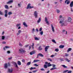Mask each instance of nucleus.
Here are the masks:
<instances>
[{
    "mask_svg": "<svg viewBox=\"0 0 73 73\" xmlns=\"http://www.w3.org/2000/svg\"><path fill=\"white\" fill-rule=\"evenodd\" d=\"M68 71H69V70H66L63 71V73H66V72H68Z\"/></svg>",
    "mask_w": 73,
    "mask_h": 73,
    "instance_id": "35",
    "label": "nucleus"
},
{
    "mask_svg": "<svg viewBox=\"0 0 73 73\" xmlns=\"http://www.w3.org/2000/svg\"><path fill=\"white\" fill-rule=\"evenodd\" d=\"M19 53H20L23 54V53H26V51L24 49V48H21L19 50Z\"/></svg>",
    "mask_w": 73,
    "mask_h": 73,
    "instance_id": "1",
    "label": "nucleus"
},
{
    "mask_svg": "<svg viewBox=\"0 0 73 73\" xmlns=\"http://www.w3.org/2000/svg\"><path fill=\"white\" fill-rule=\"evenodd\" d=\"M52 67L53 68H54L56 66V65L55 64H52Z\"/></svg>",
    "mask_w": 73,
    "mask_h": 73,
    "instance_id": "53",
    "label": "nucleus"
},
{
    "mask_svg": "<svg viewBox=\"0 0 73 73\" xmlns=\"http://www.w3.org/2000/svg\"><path fill=\"white\" fill-rule=\"evenodd\" d=\"M72 71L71 70L70 71H68L67 73H72Z\"/></svg>",
    "mask_w": 73,
    "mask_h": 73,
    "instance_id": "56",
    "label": "nucleus"
},
{
    "mask_svg": "<svg viewBox=\"0 0 73 73\" xmlns=\"http://www.w3.org/2000/svg\"><path fill=\"white\" fill-rule=\"evenodd\" d=\"M34 38L35 39V40H39V39L38 38L36 37H35Z\"/></svg>",
    "mask_w": 73,
    "mask_h": 73,
    "instance_id": "24",
    "label": "nucleus"
},
{
    "mask_svg": "<svg viewBox=\"0 0 73 73\" xmlns=\"http://www.w3.org/2000/svg\"><path fill=\"white\" fill-rule=\"evenodd\" d=\"M12 57H10V58H8V59L9 60H11V59H12Z\"/></svg>",
    "mask_w": 73,
    "mask_h": 73,
    "instance_id": "60",
    "label": "nucleus"
},
{
    "mask_svg": "<svg viewBox=\"0 0 73 73\" xmlns=\"http://www.w3.org/2000/svg\"><path fill=\"white\" fill-rule=\"evenodd\" d=\"M8 15H12V13L11 12H9L8 13Z\"/></svg>",
    "mask_w": 73,
    "mask_h": 73,
    "instance_id": "28",
    "label": "nucleus"
},
{
    "mask_svg": "<svg viewBox=\"0 0 73 73\" xmlns=\"http://www.w3.org/2000/svg\"><path fill=\"white\" fill-rule=\"evenodd\" d=\"M23 25L25 26V27H28V25L25 22L23 23Z\"/></svg>",
    "mask_w": 73,
    "mask_h": 73,
    "instance_id": "19",
    "label": "nucleus"
},
{
    "mask_svg": "<svg viewBox=\"0 0 73 73\" xmlns=\"http://www.w3.org/2000/svg\"><path fill=\"white\" fill-rule=\"evenodd\" d=\"M2 43L3 44H6V42H5L3 41V42H2Z\"/></svg>",
    "mask_w": 73,
    "mask_h": 73,
    "instance_id": "59",
    "label": "nucleus"
},
{
    "mask_svg": "<svg viewBox=\"0 0 73 73\" xmlns=\"http://www.w3.org/2000/svg\"><path fill=\"white\" fill-rule=\"evenodd\" d=\"M38 13L37 12V11H35L34 15V16H35V18H37V16L38 15Z\"/></svg>",
    "mask_w": 73,
    "mask_h": 73,
    "instance_id": "6",
    "label": "nucleus"
},
{
    "mask_svg": "<svg viewBox=\"0 0 73 73\" xmlns=\"http://www.w3.org/2000/svg\"><path fill=\"white\" fill-rule=\"evenodd\" d=\"M8 72L9 73H12L13 72V69H9L8 70Z\"/></svg>",
    "mask_w": 73,
    "mask_h": 73,
    "instance_id": "8",
    "label": "nucleus"
},
{
    "mask_svg": "<svg viewBox=\"0 0 73 73\" xmlns=\"http://www.w3.org/2000/svg\"><path fill=\"white\" fill-rule=\"evenodd\" d=\"M14 65L15 67H16V68H18V66L17 65V63L16 62H14Z\"/></svg>",
    "mask_w": 73,
    "mask_h": 73,
    "instance_id": "11",
    "label": "nucleus"
},
{
    "mask_svg": "<svg viewBox=\"0 0 73 73\" xmlns=\"http://www.w3.org/2000/svg\"><path fill=\"white\" fill-rule=\"evenodd\" d=\"M64 47V45H60L59 46L60 48H61V49H62Z\"/></svg>",
    "mask_w": 73,
    "mask_h": 73,
    "instance_id": "18",
    "label": "nucleus"
},
{
    "mask_svg": "<svg viewBox=\"0 0 73 73\" xmlns=\"http://www.w3.org/2000/svg\"><path fill=\"white\" fill-rule=\"evenodd\" d=\"M64 19H61L59 22L60 24H61V26H66L67 25L65 24V23H64Z\"/></svg>",
    "mask_w": 73,
    "mask_h": 73,
    "instance_id": "2",
    "label": "nucleus"
},
{
    "mask_svg": "<svg viewBox=\"0 0 73 73\" xmlns=\"http://www.w3.org/2000/svg\"><path fill=\"white\" fill-rule=\"evenodd\" d=\"M21 25V24H17L16 25L17 27H19V26H20Z\"/></svg>",
    "mask_w": 73,
    "mask_h": 73,
    "instance_id": "36",
    "label": "nucleus"
},
{
    "mask_svg": "<svg viewBox=\"0 0 73 73\" xmlns=\"http://www.w3.org/2000/svg\"><path fill=\"white\" fill-rule=\"evenodd\" d=\"M60 60L61 61H64V59L63 58H60Z\"/></svg>",
    "mask_w": 73,
    "mask_h": 73,
    "instance_id": "44",
    "label": "nucleus"
},
{
    "mask_svg": "<svg viewBox=\"0 0 73 73\" xmlns=\"http://www.w3.org/2000/svg\"><path fill=\"white\" fill-rule=\"evenodd\" d=\"M49 46H48L45 47V51L47 52L48 51V49L49 48Z\"/></svg>",
    "mask_w": 73,
    "mask_h": 73,
    "instance_id": "9",
    "label": "nucleus"
},
{
    "mask_svg": "<svg viewBox=\"0 0 73 73\" xmlns=\"http://www.w3.org/2000/svg\"><path fill=\"white\" fill-rule=\"evenodd\" d=\"M34 8V7L33 6H31L30 3H29L27 5V9H31L32 8Z\"/></svg>",
    "mask_w": 73,
    "mask_h": 73,
    "instance_id": "3",
    "label": "nucleus"
},
{
    "mask_svg": "<svg viewBox=\"0 0 73 73\" xmlns=\"http://www.w3.org/2000/svg\"><path fill=\"white\" fill-rule=\"evenodd\" d=\"M71 50H72V48H69L67 50V52H70V51H71Z\"/></svg>",
    "mask_w": 73,
    "mask_h": 73,
    "instance_id": "26",
    "label": "nucleus"
},
{
    "mask_svg": "<svg viewBox=\"0 0 73 73\" xmlns=\"http://www.w3.org/2000/svg\"><path fill=\"white\" fill-rule=\"evenodd\" d=\"M7 53L9 54L10 53H11V52H10V51H9V50L7 51Z\"/></svg>",
    "mask_w": 73,
    "mask_h": 73,
    "instance_id": "54",
    "label": "nucleus"
},
{
    "mask_svg": "<svg viewBox=\"0 0 73 73\" xmlns=\"http://www.w3.org/2000/svg\"><path fill=\"white\" fill-rule=\"evenodd\" d=\"M54 56H55V55H52L51 56V57H53Z\"/></svg>",
    "mask_w": 73,
    "mask_h": 73,
    "instance_id": "62",
    "label": "nucleus"
},
{
    "mask_svg": "<svg viewBox=\"0 0 73 73\" xmlns=\"http://www.w3.org/2000/svg\"><path fill=\"white\" fill-rule=\"evenodd\" d=\"M5 68H8V65H7V63H5Z\"/></svg>",
    "mask_w": 73,
    "mask_h": 73,
    "instance_id": "20",
    "label": "nucleus"
},
{
    "mask_svg": "<svg viewBox=\"0 0 73 73\" xmlns=\"http://www.w3.org/2000/svg\"><path fill=\"white\" fill-rule=\"evenodd\" d=\"M22 61L23 62H25V60L24 59H23L22 60Z\"/></svg>",
    "mask_w": 73,
    "mask_h": 73,
    "instance_id": "58",
    "label": "nucleus"
},
{
    "mask_svg": "<svg viewBox=\"0 0 73 73\" xmlns=\"http://www.w3.org/2000/svg\"><path fill=\"white\" fill-rule=\"evenodd\" d=\"M3 13L1 11H0V15H3Z\"/></svg>",
    "mask_w": 73,
    "mask_h": 73,
    "instance_id": "33",
    "label": "nucleus"
},
{
    "mask_svg": "<svg viewBox=\"0 0 73 73\" xmlns=\"http://www.w3.org/2000/svg\"><path fill=\"white\" fill-rule=\"evenodd\" d=\"M40 70H41V71H45V70L44 69L42 68L40 69Z\"/></svg>",
    "mask_w": 73,
    "mask_h": 73,
    "instance_id": "42",
    "label": "nucleus"
},
{
    "mask_svg": "<svg viewBox=\"0 0 73 73\" xmlns=\"http://www.w3.org/2000/svg\"><path fill=\"white\" fill-rule=\"evenodd\" d=\"M31 64V62H28L27 64V65H29Z\"/></svg>",
    "mask_w": 73,
    "mask_h": 73,
    "instance_id": "34",
    "label": "nucleus"
},
{
    "mask_svg": "<svg viewBox=\"0 0 73 73\" xmlns=\"http://www.w3.org/2000/svg\"><path fill=\"white\" fill-rule=\"evenodd\" d=\"M42 31V28H40V29L39 30V32H41Z\"/></svg>",
    "mask_w": 73,
    "mask_h": 73,
    "instance_id": "57",
    "label": "nucleus"
},
{
    "mask_svg": "<svg viewBox=\"0 0 73 73\" xmlns=\"http://www.w3.org/2000/svg\"><path fill=\"white\" fill-rule=\"evenodd\" d=\"M66 31V30H63L62 31V32H65Z\"/></svg>",
    "mask_w": 73,
    "mask_h": 73,
    "instance_id": "64",
    "label": "nucleus"
},
{
    "mask_svg": "<svg viewBox=\"0 0 73 73\" xmlns=\"http://www.w3.org/2000/svg\"><path fill=\"white\" fill-rule=\"evenodd\" d=\"M5 8L6 9H8V6L7 5H6L5 6Z\"/></svg>",
    "mask_w": 73,
    "mask_h": 73,
    "instance_id": "27",
    "label": "nucleus"
},
{
    "mask_svg": "<svg viewBox=\"0 0 73 73\" xmlns=\"http://www.w3.org/2000/svg\"><path fill=\"white\" fill-rule=\"evenodd\" d=\"M59 50L58 48H56L55 49V51L56 52H58Z\"/></svg>",
    "mask_w": 73,
    "mask_h": 73,
    "instance_id": "39",
    "label": "nucleus"
},
{
    "mask_svg": "<svg viewBox=\"0 0 73 73\" xmlns=\"http://www.w3.org/2000/svg\"><path fill=\"white\" fill-rule=\"evenodd\" d=\"M48 60L49 61H51V62H52V59H50V58L48 59Z\"/></svg>",
    "mask_w": 73,
    "mask_h": 73,
    "instance_id": "48",
    "label": "nucleus"
},
{
    "mask_svg": "<svg viewBox=\"0 0 73 73\" xmlns=\"http://www.w3.org/2000/svg\"><path fill=\"white\" fill-rule=\"evenodd\" d=\"M35 29L33 28V30H32V32L33 33H34V32H35Z\"/></svg>",
    "mask_w": 73,
    "mask_h": 73,
    "instance_id": "37",
    "label": "nucleus"
},
{
    "mask_svg": "<svg viewBox=\"0 0 73 73\" xmlns=\"http://www.w3.org/2000/svg\"><path fill=\"white\" fill-rule=\"evenodd\" d=\"M17 63L18 65L20 66L21 65V62L20 61H18L17 62Z\"/></svg>",
    "mask_w": 73,
    "mask_h": 73,
    "instance_id": "16",
    "label": "nucleus"
},
{
    "mask_svg": "<svg viewBox=\"0 0 73 73\" xmlns=\"http://www.w3.org/2000/svg\"><path fill=\"white\" fill-rule=\"evenodd\" d=\"M48 64V62H45V64H46V65H47V64Z\"/></svg>",
    "mask_w": 73,
    "mask_h": 73,
    "instance_id": "61",
    "label": "nucleus"
},
{
    "mask_svg": "<svg viewBox=\"0 0 73 73\" xmlns=\"http://www.w3.org/2000/svg\"><path fill=\"white\" fill-rule=\"evenodd\" d=\"M21 31L20 30H19L18 31V33H17V36H18V35H19L20 34V33H21Z\"/></svg>",
    "mask_w": 73,
    "mask_h": 73,
    "instance_id": "13",
    "label": "nucleus"
},
{
    "mask_svg": "<svg viewBox=\"0 0 73 73\" xmlns=\"http://www.w3.org/2000/svg\"><path fill=\"white\" fill-rule=\"evenodd\" d=\"M35 53V51H33L30 53V55H32V54H33Z\"/></svg>",
    "mask_w": 73,
    "mask_h": 73,
    "instance_id": "12",
    "label": "nucleus"
},
{
    "mask_svg": "<svg viewBox=\"0 0 73 73\" xmlns=\"http://www.w3.org/2000/svg\"><path fill=\"white\" fill-rule=\"evenodd\" d=\"M62 66L64 68H68V67L65 66V65H62Z\"/></svg>",
    "mask_w": 73,
    "mask_h": 73,
    "instance_id": "23",
    "label": "nucleus"
},
{
    "mask_svg": "<svg viewBox=\"0 0 73 73\" xmlns=\"http://www.w3.org/2000/svg\"><path fill=\"white\" fill-rule=\"evenodd\" d=\"M47 66L48 67H49V66H52V64H49Z\"/></svg>",
    "mask_w": 73,
    "mask_h": 73,
    "instance_id": "55",
    "label": "nucleus"
},
{
    "mask_svg": "<svg viewBox=\"0 0 73 73\" xmlns=\"http://www.w3.org/2000/svg\"><path fill=\"white\" fill-rule=\"evenodd\" d=\"M70 1H68L67 2V4H69L70 3Z\"/></svg>",
    "mask_w": 73,
    "mask_h": 73,
    "instance_id": "45",
    "label": "nucleus"
},
{
    "mask_svg": "<svg viewBox=\"0 0 73 73\" xmlns=\"http://www.w3.org/2000/svg\"><path fill=\"white\" fill-rule=\"evenodd\" d=\"M28 46H29V44L26 45L24 46V47L25 48H27Z\"/></svg>",
    "mask_w": 73,
    "mask_h": 73,
    "instance_id": "46",
    "label": "nucleus"
},
{
    "mask_svg": "<svg viewBox=\"0 0 73 73\" xmlns=\"http://www.w3.org/2000/svg\"><path fill=\"white\" fill-rule=\"evenodd\" d=\"M54 69H57L56 68H54L53 67L51 69H50V70H54Z\"/></svg>",
    "mask_w": 73,
    "mask_h": 73,
    "instance_id": "21",
    "label": "nucleus"
},
{
    "mask_svg": "<svg viewBox=\"0 0 73 73\" xmlns=\"http://www.w3.org/2000/svg\"><path fill=\"white\" fill-rule=\"evenodd\" d=\"M65 60L66 61H68V62H70V60H69V59H68L67 58H65Z\"/></svg>",
    "mask_w": 73,
    "mask_h": 73,
    "instance_id": "30",
    "label": "nucleus"
},
{
    "mask_svg": "<svg viewBox=\"0 0 73 73\" xmlns=\"http://www.w3.org/2000/svg\"><path fill=\"white\" fill-rule=\"evenodd\" d=\"M51 28L52 31L53 32H54V27L52 25H51Z\"/></svg>",
    "mask_w": 73,
    "mask_h": 73,
    "instance_id": "15",
    "label": "nucleus"
},
{
    "mask_svg": "<svg viewBox=\"0 0 73 73\" xmlns=\"http://www.w3.org/2000/svg\"><path fill=\"white\" fill-rule=\"evenodd\" d=\"M45 22H46V24H48V25H49V22L48 21V19L46 17H45Z\"/></svg>",
    "mask_w": 73,
    "mask_h": 73,
    "instance_id": "7",
    "label": "nucleus"
},
{
    "mask_svg": "<svg viewBox=\"0 0 73 73\" xmlns=\"http://www.w3.org/2000/svg\"><path fill=\"white\" fill-rule=\"evenodd\" d=\"M5 38V36H2V40H4Z\"/></svg>",
    "mask_w": 73,
    "mask_h": 73,
    "instance_id": "38",
    "label": "nucleus"
},
{
    "mask_svg": "<svg viewBox=\"0 0 73 73\" xmlns=\"http://www.w3.org/2000/svg\"><path fill=\"white\" fill-rule=\"evenodd\" d=\"M71 12H73V10L72 9V8H71Z\"/></svg>",
    "mask_w": 73,
    "mask_h": 73,
    "instance_id": "63",
    "label": "nucleus"
},
{
    "mask_svg": "<svg viewBox=\"0 0 73 73\" xmlns=\"http://www.w3.org/2000/svg\"><path fill=\"white\" fill-rule=\"evenodd\" d=\"M10 48L9 47V46H5V48L6 49H7V48Z\"/></svg>",
    "mask_w": 73,
    "mask_h": 73,
    "instance_id": "47",
    "label": "nucleus"
},
{
    "mask_svg": "<svg viewBox=\"0 0 73 73\" xmlns=\"http://www.w3.org/2000/svg\"><path fill=\"white\" fill-rule=\"evenodd\" d=\"M19 45L20 46H23V44H21L20 43H19Z\"/></svg>",
    "mask_w": 73,
    "mask_h": 73,
    "instance_id": "40",
    "label": "nucleus"
},
{
    "mask_svg": "<svg viewBox=\"0 0 73 73\" xmlns=\"http://www.w3.org/2000/svg\"><path fill=\"white\" fill-rule=\"evenodd\" d=\"M40 61V60H35L33 61V63L37 62H38Z\"/></svg>",
    "mask_w": 73,
    "mask_h": 73,
    "instance_id": "17",
    "label": "nucleus"
},
{
    "mask_svg": "<svg viewBox=\"0 0 73 73\" xmlns=\"http://www.w3.org/2000/svg\"><path fill=\"white\" fill-rule=\"evenodd\" d=\"M38 49L39 50H42V48H41V46H40L38 48Z\"/></svg>",
    "mask_w": 73,
    "mask_h": 73,
    "instance_id": "25",
    "label": "nucleus"
},
{
    "mask_svg": "<svg viewBox=\"0 0 73 73\" xmlns=\"http://www.w3.org/2000/svg\"><path fill=\"white\" fill-rule=\"evenodd\" d=\"M70 7H73V1H72L71 3H70Z\"/></svg>",
    "mask_w": 73,
    "mask_h": 73,
    "instance_id": "14",
    "label": "nucleus"
},
{
    "mask_svg": "<svg viewBox=\"0 0 73 73\" xmlns=\"http://www.w3.org/2000/svg\"><path fill=\"white\" fill-rule=\"evenodd\" d=\"M8 12V11L7 10H5V14H7Z\"/></svg>",
    "mask_w": 73,
    "mask_h": 73,
    "instance_id": "43",
    "label": "nucleus"
},
{
    "mask_svg": "<svg viewBox=\"0 0 73 73\" xmlns=\"http://www.w3.org/2000/svg\"><path fill=\"white\" fill-rule=\"evenodd\" d=\"M65 56H66V57H68V56H69V54H67L66 53H65Z\"/></svg>",
    "mask_w": 73,
    "mask_h": 73,
    "instance_id": "50",
    "label": "nucleus"
},
{
    "mask_svg": "<svg viewBox=\"0 0 73 73\" xmlns=\"http://www.w3.org/2000/svg\"><path fill=\"white\" fill-rule=\"evenodd\" d=\"M41 21V18H40L38 20L37 23H40V22Z\"/></svg>",
    "mask_w": 73,
    "mask_h": 73,
    "instance_id": "22",
    "label": "nucleus"
},
{
    "mask_svg": "<svg viewBox=\"0 0 73 73\" xmlns=\"http://www.w3.org/2000/svg\"><path fill=\"white\" fill-rule=\"evenodd\" d=\"M34 66H38V64H34Z\"/></svg>",
    "mask_w": 73,
    "mask_h": 73,
    "instance_id": "52",
    "label": "nucleus"
},
{
    "mask_svg": "<svg viewBox=\"0 0 73 73\" xmlns=\"http://www.w3.org/2000/svg\"><path fill=\"white\" fill-rule=\"evenodd\" d=\"M7 16H8V15L7 14H5V17H7Z\"/></svg>",
    "mask_w": 73,
    "mask_h": 73,
    "instance_id": "51",
    "label": "nucleus"
},
{
    "mask_svg": "<svg viewBox=\"0 0 73 73\" xmlns=\"http://www.w3.org/2000/svg\"><path fill=\"white\" fill-rule=\"evenodd\" d=\"M44 68H48V66H47L46 65V64H44Z\"/></svg>",
    "mask_w": 73,
    "mask_h": 73,
    "instance_id": "32",
    "label": "nucleus"
},
{
    "mask_svg": "<svg viewBox=\"0 0 73 73\" xmlns=\"http://www.w3.org/2000/svg\"><path fill=\"white\" fill-rule=\"evenodd\" d=\"M37 70H34V71H33V73H36V72H37Z\"/></svg>",
    "mask_w": 73,
    "mask_h": 73,
    "instance_id": "41",
    "label": "nucleus"
},
{
    "mask_svg": "<svg viewBox=\"0 0 73 73\" xmlns=\"http://www.w3.org/2000/svg\"><path fill=\"white\" fill-rule=\"evenodd\" d=\"M72 19L70 17H68V18L67 19V21L68 23H70L71 21H72Z\"/></svg>",
    "mask_w": 73,
    "mask_h": 73,
    "instance_id": "4",
    "label": "nucleus"
},
{
    "mask_svg": "<svg viewBox=\"0 0 73 73\" xmlns=\"http://www.w3.org/2000/svg\"><path fill=\"white\" fill-rule=\"evenodd\" d=\"M57 13H59L60 12V11L58 9H56Z\"/></svg>",
    "mask_w": 73,
    "mask_h": 73,
    "instance_id": "29",
    "label": "nucleus"
},
{
    "mask_svg": "<svg viewBox=\"0 0 73 73\" xmlns=\"http://www.w3.org/2000/svg\"><path fill=\"white\" fill-rule=\"evenodd\" d=\"M52 42H54V43L55 44H56V41H55L53 39L52 40Z\"/></svg>",
    "mask_w": 73,
    "mask_h": 73,
    "instance_id": "31",
    "label": "nucleus"
},
{
    "mask_svg": "<svg viewBox=\"0 0 73 73\" xmlns=\"http://www.w3.org/2000/svg\"><path fill=\"white\" fill-rule=\"evenodd\" d=\"M13 0H11L7 2V4H11V3H13Z\"/></svg>",
    "mask_w": 73,
    "mask_h": 73,
    "instance_id": "10",
    "label": "nucleus"
},
{
    "mask_svg": "<svg viewBox=\"0 0 73 73\" xmlns=\"http://www.w3.org/2000/svg\"><path fill=\"white\" fill-rule=\"evenodd\" d=\"M43 31H42L40 33V34L41 35H42L43 34Z\"/></svg>",
    "mask_w": 73,
    "mask_h": 73,
    "instance_id": "49",
    "label": "nucleus"
},
{
    "mask_svg": "<svg viewBox=\"0 0 73 73\" xmlns=\"http://www.w3.org/2000/svg\"><path fill=\"white\" fill-rule=\"evenodd\" d=\"M40 56V57H44V55H42V54L40 53H38V54L37 55V56L36 57L37 58H38V57Z\"/></svg>",
    "mask_w": 73,
    "mask_h": 73,
    "instance_id": "5",
    "label": "nucleus"
}]
</instances>
